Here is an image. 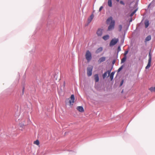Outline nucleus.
Listing matches in <instances>:
<instances>
[{
  "instance_id": "1",
  "label": "nucleus",
  "mask_w": 155,
  "mask_h": 155,
  "mask_svg": "<svg viewBox=\"0 0 155 155\" xmlns=\"http://www.w3.org/2000/svg\"><path fill=\"white\" fill-rule=\"evenodd\" d=\"M122 26L121 25H119L118 26V30L120 32L119 33V38L120 39H124L125 34L126 33V31L124 30L123 31H122Z\"/></svg>"
},
{
  "instance_id": "2",
  "label": "nucleus",
  "mask_w": 155,
  "mask_h": 155,
  "mask_svg": "<svg viewBox=\"0 0 155 155\" xmlns=\"http://www.w3.org/2000/svg\"><path fill=\"white\" fill-rule=\"evenodd\" d=\"M93 67L91 66L87 68V74L88 76L90 77L92 75Z\"/></svg>"
},
{
  "instance_id": "3",
  "label": "nucleus",
  "mask_w": 155,
  "mask_h": 155,
  "mask_svg": "<svg viewBox=\"0 0 155 155\" xmlns=\"http://www.w3.org/2000/svg\"><path fill=\"white\" fill-rule=\"evenodd\" d=\"M85 56L88 62L91 60L92 58L91 54L89 50L87 51Z\"/></svg>"
},
{
  "instance_id": "4",
  "label": "nucleus",
  "mask_w": 155,
  "mask_h": 155,
  "mask_svg": "<svg viewBox=\"0 0 155 155\" xmlns=\"http://www.w3.org/2000/svg\"><path fill=\"white\" fill-rule=\"evenodd\" d=\"M149 58L148 59V64L147 65V66H146L145 68L146 69H147L149 68L150 66L151 65V59H152V57H151V55L150 54V52L149 53Z\"/></svg>"
},
{
  "instance_id": "5",
  "label": "nucleus",
  "mask_w": 155,
  "mask_h": 155,
  "mask_svg": "<svg viewBox=\"0 0 155 155\" xmlns=\"http://www.w3.org/2000/svg\"><path fill=\"white\" fill-rule=\"evenodd\" d=\"M103 30V29L101 28H99L98 29L96 32V34L98 36L101 37L102 36Z\"/></svg>"
},
{
  "instance_id": "6",
  "label": "nucleus",
  "mask_w": 155,
  "mask_h": 155,
  "mask_svg": "<svg viewBox=\"0 0 155 155\" xmlns=\"http://www.w3.org/2000/svg\"><path fill=\"white\" fill-rule=\"evenodd\" d=\"M26 124H25L20 123L19 124V129L20 130L22 131H24V129H26Z\"/></svg>"
},
{
  "instance_id": "7",
  "label": "nucleus",
  "mask_w": 155,
  "mask_h": 155,
  "mask_svg": "<svg viewBox=\"0 0 155 155\" xmlns=\"http://www.w3.org/2000/svg\"><path fill=\"white\" fill-rule=\"evenodd\" d=\"M115 25V21L111 22L109 26L108 27V30L110 31L114 29Z\"/></svg>"
},
{
  "instance_id": "8",
  "label": "nucleus",
  "mask_w": 155,
  "mask_h": 155,
  "mask_svg": "<svg viewBox=\"0 0 155 155\" xmlns=\"http://www.w3.org/2000/svg\"><path fill=\"white\" fill-rule=\"evenodd\" d=\"M119 39H112L110 42V46H112L116 44L118 41Z\"/></svg>"
},
{
  "instance_id": "9",
  "label": "nucleus",
  "mask_w": 155,
  "mask_h": 155,
  "mask_svg": "<svg viewBox=\"0 0 155 155\" xmlns=\"http://www.w3.org/2000/svg\"><path fill=\"white\" fill-rule=\"evenodd\" d=\"M74 99V94L71 95V100H69V103L70 105H73Z\"/></svg>"
},
{
  "instance_id": "10",
  "label": "nucleus",
  "mask_w": 155,
  "mask_h": 155,
  "mask_svg": "<svg viewBox=\"0 0 155 155\" xmlns=\"http://www.w3.org/2000/svg\"><path fill=\"white\" fill-rule=\"evenodd\" d=\"M94 17V15L93 14H91L90 17L88 18L87 19V25H88L91 22L93 19V18Z\"/></svg>"
},
{
  "instance_id": "11",
  "label": "nucleus",
  "mask_w": 155,
  "mask_h": 155,
  "mask_svg": "<svg viewBox=\"0 0 155 155\" xmlns=\"http://www.w3.org/2000/svg\"><path fill=\"white\" fill-rule=\"evenodd\" d=\"M77 110L81 112H83L84 111V109L82 106H78L77 107Z\"/></svg>"
},
{
  "instance_id": "12",
  "label": "nucleus",
  "mask_w": 155,
  "mask_h": 155,
  "mask_svg": "<svg viewBox=\"0 0 155 155\" xmlns=\"http://www.w3.org/2000/svg\"><path fill=\"white\" fill-rule=\"evenodd\" d=\"M113 21H115L114 20H113L112 18V17H110L107 20V24L110 23L111 22H112Z\"/></svg>"
},
{
  "instance_id": "13",
  "label": "nucleus",
  "mask_w": 155,
  "mask_h": 155,
  "mask_svg": "<svg viewBox=\"0 0 155 155\" xmlns=\"http://www.w3.org/2000/svg\"><path fill=\"white\" fill-rule=\"evenodd\" d=\"M94 78L95 82H98L99 81V78L98 74H95L94 75Z\"/></svg>"
},
{
  "instance_id": "14",
  "label": "nucleus",
  "mask_w": 155,
  "mask_h": 155,
  "mask_svg": "<svg viewBox=\"0 0 155 155\" xmlns=\"http://www.w3.org/2000/svg\"><path fill=\"white\" fill-rule=\"evenodd\" d=\"M106 59V58L104 57H102L100 58L99 59L98 61V62L99 63H101L104 61Z\"/></svg>"
},
{
  "instance_id": "15",
  "label": "nucleus",
  "mask_w": 155,
  "mask_h": 155,
  "mask_svg": "<svg viewBox=\"0 0 155 155\" xmlns=\"http://www.w3.org/2000/svg\"><path fill=\"white\" fill-rule=\"evenodd\" d=\"M103 50V48L102 47H100L98 48L95 51L96 54H98L101 52Z\"/></svg>"
},
{
  "instance_id": "16",
  "label": "nucleus",
  "mask_w": 155,
  "mask_h": 155,
  "mask_svg": "<svg viewBox=\"0 0 155 155\" xmlns=\"http://www.w3.org/2000/svg\"><path fill=\"white\" fill-rule=\"evenodd\" d=\"M144 24L145 25V27L147 28L149 25V21L148 20H146L144 21Z\"/></svg>"
},
{
  "instance_id": "17",
  "label": "nucleus",
  "mask_w": 155,
  "mask_h": 155,
  "mask_svg": "<svg viewBox=\"0 0 155 155\" xmlns=\"http://www.w3.org/2000/svg\"><path fill=\"white\" fill-rule=\"evenodd\" d=\"M115 71H113L111 72L110 75V78L111 81L113 79L114 75L115 74Z\"/></svg>"
},
{
  "instance_id": "18",
  "label": "nucleus",
  "mask_w": 155,
  "mask_h": 155,
  "mask_svg": "<svg viewBox=\"0 0 155 155\" xmlns=\"http://www.w3.org/2000/svg\"><path fill=\"white\" fill-rule=\"evenodd\" d=\"M127 59V56H124L123 58L121 60V63H124Z\"/></svg>"
},
{
  "instance_id": "19",
  "label": "nucleus",
  "mask_w": 155,
  "mask_h": 155,
  "mask_svg": "<svg viewBox=\"0 0 155 155\" xmlns=\"http://www.w3.org/2000/svg\"><path fill=\"white\" fill-rule=\"evenodd\" d=\"M108 5L110 7L112 6V0H108Z\"/></svg>"
},
{
  "instance_id": "20",
  "label": "nucleus",
  "mask_w": 155,
  "mask_h": 155,
  "mask_svg": "<svg viewBox=\"0 0 155 155\" xmlns=\"http://www.w3.org/2000/svg\"><path fill=\"white\" fill-rule=\"evenodd\" d=\"M149 90L151 92H155V87H151L150 88Z\"/></svg>"
},
{
  "instance_id": "21",
  "label": "nucleus",
  "mask_w": 155,
  "mask_h": 155,
  "mask_svg": "<svg viewBox=\"0 0 155 155\" xmlns=\"http://www.w3.org/2000/svg\"><path fill=\"white\" fill-rule=\"evenodd\" d=\"M137 10V8L133 12H132L131 13V14H130V17L134 15L136 13Z\"/></svg>"
},
{
  "instance_id": "22",
  "label": "nucleus",
  "mask_w": 155,
  "mask_h": 155,
  "mask_svg": "<svg viewBox=\"0 0 155 155\" xmlns=\"http://www.w3.org/2000/svg\"><path fill=\"white\" fill-rule=\"evenodd\" d=\"M109 36L108 35H107L103 37L102 39H109Z\"/></svg>"
},
{
  "instance_id": "23",
  "label": "nucleus",
  "mask_w": 155,
  "mask_h": 155,
  "mask_svg": "<svg viewBox=\"0 0 155 155\" xmlns=\"http://www.w3.org/2000/svg\"><path fill=\"white\" fill-rule=\"evenodd\" d=\"M107 72H105L104 74H103V78L104 79L106 77H107Z\"/></svg>"
},
{
  "instance_id": "24",
  "label": "nucleus",
  "mask_w": 155,
  "mask_h": 155,
  "mask_svg": "<svg viewBox=\"0 0 155 155\" xmlns=\"http://www.w3.org/2000/svg\"><path fill=\"white\" fill-rule=\"evenodd\" d=\"M34 143L37 145H38L39 144V141L37 140L34 141Z\"/></svg>"
},
{
  "instance_id": "25",
  "label": "nucleus",
  "mask_w": 155,
  "mask_h": 155,
  "mask_svg": "<svg viewBox=\"0 0 155 155\" xmlns=\"http://www.w3.org/2000/svg\"><path fill=\"white\" fill-rule=\"evenodd\" d=\"M123 65H122L117 70V72H119L123 69Z\"/></svg>"
},
{
  "instance_id": "26",
  "label": "nucleus",
  "mask_w": 155,
  "mask_h": 155,
  "mask_svg": "<svg viewBox=\"0 0 155 155\" xmlns=\"http://www.w3.org/2000/svg\"><path fill=\"white\" fill-rule=\"evenodd\" d=\"M113 68V67L110 69L108 70L106 72H107V73H108L109 75L110 74V73Z\"/></svg>"
},
{
  "instance_id": "27",
  "label": "nucleus",
  "mask_w": 155,
  "mask_h": 155,
  "mask_svg": "<svg viewBox=\"0 0 155 155\" xmlns=\"http://www.w3.org/2000/svg\"><path fill=\"white\" fill-rule=\"evenodd\" d=\"M121 51L120 45H119L118 46L117 48V51L118 52L120 51Z\"/></svg>"
},
{
  "instance_id": "28",
  "label": "nucleus",
  "mask_w": 155,
  "mask_h": 155,
  "mask_svg": "<svg viewBox=\"0 0 155 155\" xmlns=\"http://www.w3.org/2000/svg\"><path fill=\"white\" fill-rule=\"evenodd\" d=\"M120 3L121 4H122L124 5H125L124 2L122 1H120Z\"/></svg>"
},
{
  "instance_id": "29",
  "label": "nucleus",
  "mask_w": 155,
  "mask_h": 155,
  "mask_svg": "<svg viewBox=\"0 0 155 155\" xmlns=\"http://www.w3.org/2000/svg\"><path fill=\"white\" fill-rule=\"evenodd\" d=\"M54 78L56 80H57L58 78V76L56 74L54 75Z\"/></svg>"
},
{
  "instance_id": "30",
  "label": "nucleus",
  "mask_w": 155,
  "mask_h": 155,
  "mask_svg": "<svg viewBox=\"0 0 155 155\" xmlns=\"http://www.w3.org/2000/svg\"><path fill=\"white\" fill-rule=\"evenodd\" d=\"M128 51H125L124 53V56H126L127 54L128 53Z\"/></svg>"
},
{
  "instance_id": "31",
  "label": "nucleus",
  "mask_w": 155,
  "mask_h": 155,
  "mask_svg": "<svg viewBox=\"0 0 155 155\" xmlns=\"http://www.w3.org/2000/svg\"><path fill=\"white\" fill-rule=\"evenodd\" d=\"M146 39H151V36L150 35H148L146 38Z\"/></svg>"
},
{
  "instance_id": "32",
  "label": "nucleus",
  "mask_w": 155,
  "mask_h": 155,
  "mask_svg": "<svg viewBox=\"0 0 155 155\" xmlns=\"http://www.w3.org/2000/svg\"><path fill=\"white\" fill-rule=\"evenodd\" d=\"M123 82H124V80H122L120 82V86H121L122 85V84L123 83Z\"/></svg>"
},
{
  "instance_id": "33",
  "label": "nucleus",
  "mask_w": 155,
  "mask_h": 155,
  "mask_svg": "<svg viewBox=\"0 0 155 155\" xmlns=\"http://www.w3.org/2000/svg\"><path fill=\"white\" fill-rule=\"evenodd\" d=\"M103 8V7L102 6H101L99 8V12H100L102 10Z\"/></svg>"
},
{
  "instance_id": "34",
  "label": "nucleus",
  "mask_w": 155,
  "mask_h": 155,
  "mask_svg": "<svg viewBox=\"0 0 155 155\" xmlns=\"http://www.w3.org/2000/svg\"><path fill=\"white\" fill-rule=\"evenodd\" d=\"M24 87H23V88L22 91V94H24Z\"/></svg>"
},
{
  "instance_id": "35",
  "label": "nucleus",
  "mask_w": 155,
  "mask_h": 155,
  "mask_svg": "<svg viewBox=\"0 0 155 155\" xmlns=\"http://www.w3.org/2000/svg\"><path fill=\"white\" fill-rule=\"evenodd\" d=\"M151 39H145V42H146L147 41H149Z\"/></svg>"
},
{
  "instance_id": "36",
  "label": "nucleus",
  "mask_w": 155,
  "mask_h": 155,
  "mask_svg": "<svg viewBox=\"0 0 155 155\" xmlns=\"http://www.w3.org/2000/svg\"><path fill=\"white\" fill-rule=\"evenodd\" d=\"M115 60H114L113 61H112V64H114L115 63Z\"/></svg>"
},
{
  "instance_id": "37",
  "label": "nucleus",
  "mask_w": 155,
  "mask_h": 155,
  "mask_svg": "<svg viewBox=\"0 0 155 155\" xmlns=\"http://www.w3.org/2000/svg\"><path fill=\"white\" fill-rule=\"evenodd\" d=\"M124 39H122V40H121V42L123 43L124 42Z\"/></svg>"
},
{
  "instance_id": "38",
  "label": "nucleus",
  "mask_w": 155,
  "mask_h": 155,
  "mask_svg": "<svg viewBox=\"0 0 155 155\" xmlns=\"http://www.w3.org/2000/svg\"><path fill=\"white\" fill-rule=\"evenodd\" d=\"M65 84V81H64V86Z\"/></svg>"
},
{
  "instance_id": "39",
  "label": "nucleus",
  "mask_w": 155,
  "mask_h": 155,
  "mask_svg": "<svg viewBox=\"0 0 155 155\" xmlns=\"http://www.w3.org/2000/svg\"><path fill=\"white\" fill-rule=\"evenodd\" d=\"M132 21V20L131 19H130V22H131V21Z\"/></svg>"
},
{
  "instance_id": "40",
  "label": "nucleus",
  "mask_w": 155,
  "mask_h": 155,
  "mask_svg": "<svg viewBox=\"0 0 155 155\" xmlns=\"http://www.w3.org/2000/svg\"><path fill=\"white\" fill-rule=\"evenodd\" d=\"M116 1L117 2H119V0H116Z\"/></svg>"
},
{
  "instance_id": "41",
  "label": "nucleus",
  "mask_w": 155,
  "mask_h": 155,
  "mask_svg": "<svg viewBox=\"0 0 155 155\" xmlns=\"http://www.w3.org/2000/svg\"><path fill=\"white\" fill-rule=\"evenodd\" d=\"M15 120H16V121H17V122H18V121H17V119H16Z\"/></svg>"
},
{
  "instance_id": "42",
  "label": "nucleus",
  "mask_w": 155,
  "mask_h": 155,
  "mask_svg": "<svg viewBox=\"0 0 155 155\" xmlns=\"http://www.w3.org/2000/svg\"><path fill=\"white\" fill-rule=\"evenodd\" d=\"M123 92V91H122V93Z\"/></svg>"
}]
</instances>
